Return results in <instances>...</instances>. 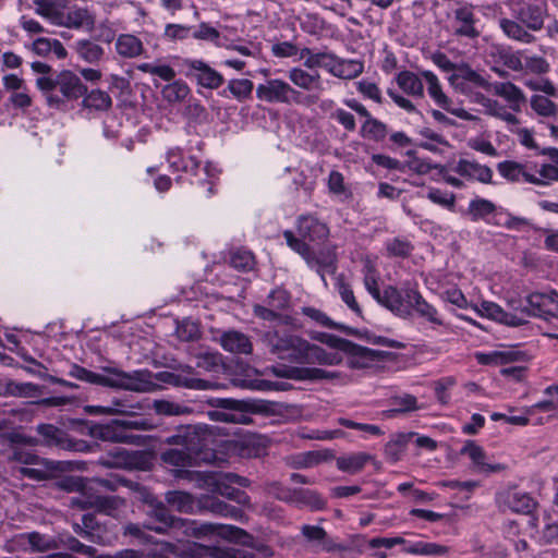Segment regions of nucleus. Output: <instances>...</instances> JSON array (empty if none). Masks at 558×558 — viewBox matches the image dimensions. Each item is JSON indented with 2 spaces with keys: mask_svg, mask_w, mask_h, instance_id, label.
Returning <instances> with one entry per match:
<instances>
[{
  "mask_svg": "<svg viewBox=\"0 0 558 558\" xmlns=\"http://www.w3.org/2000/svg\"><path fill=\"white\" fill-rule=\"evenodd\" d=\"M421 293L418 289L411 284H403L401 288L388 286L383 291V300L379 303L396 316L407 319L413 315L414 302L410 294Z\"/></svg>",
  "mask_w": 558,
  "mask_h": 558,
  "instance_id": "39448f33",
  "label": "nucleus"
},
{
  "mask_svg": "<svg viewBox=\"0 0 558 558\" xmlns=\"http://www.w3.org/2000/svg\"><path fill=\"white\" fill-rule=\"evenodd\" d=\"M131 426L126 421L113 420L108 424H96L92 426L90 434L93 437L111 442L130 444L133 436L126 434L125 428Z\"/></svg>",
  "mask_w": 558,
  "mask_h": 558,
  "instance_id": "dca6fc26",
  "label": "nucleus"
},
{
  "mask_svg": "<svg viewBox=\"0 0 558 558\" xmlns=\"http://www.w3.org/2000/svg\"><path fill=\"white\" fill-rule=\"evenodd\" d=\"M343 353L348 355V365L351 368H368L385 360L387 353L362 347L349 341Z\"/></svg>",
  "mask_w": 558,
  "mask_h": 558,
  "instance_id": "4468645a",
  "label": "nucleus"
},
{
  "mask_svg": "<svg viewBox=\"0 0 558 558\" xmlns=\"http://www.w3.org/2000/svg\"><path fill=\"white\" fill-rule=\"evenodd\" d=\"M362 132L376 141H380L387 136L388 129L385 123L371 117L363 123Z\"/></svg>",
  "mask_w": 558,
  "mask_h": 558,
  "instance_id": "0e129e2a",
  "label": "nucleus"
},
{
  "mask_svg": "<svg viewBox=\"0 0 558 558\" xmlns=\"http://www.w3.org/2000/svg\"><path fill=\"white\" fill-rule=\"evenodd\" d=\"M498 502L504 511L520 513L523 509V492L519 486L509 487L498 494Z\"/></svg>",
  "mask_w": 558,
  "mask_h": 558,
  "instance_id": "79ce46f5",
  "label": "nucleus"
},
{
  "mask_svg": "<svg viewBox=\"0 0 558 558\" xmlns=\"http://www.w3.org/2000/svg\"><path fill=\"white\" fill-rule=\"evenodd\" d=\"M77 57L90 64H96L101 61L105 54L104 48L89 39L77 40L74 45Z\"/></svg>",
  "mask_w": 558,
  "mask_h": 558,
  "instance_id": "ea45409f",
  "label": "nucleus"
},
{
  "mask_svg": "<svg viewBox=\"0 0 558 558\" xmlns=\"http://www.w3.org/2000/svg\"><path fill=\"white\" fill-rule=\"evenodd\" d=\"M496 210V206L488 199H472L468 207V215L473 221L485 219Z\"/></svg>",
  "mask_w": 558,
  "mask_h": 558,
  "instance_id": "864d4df0",
  "label": "nucleus"
},
{
  "mask_svg": "<svg viewBox=\"0 0 558 558\" xmlns=\"http://www.w3.org/2000/svg\"><path fill=\"white\" fill-rule=\"evenodd\" d=\"M410 299L414 302L413 313L415 312L421 318L428 322L434 327L445 326L442 316L438 310L428 303L421 293L410 294Z\"/></svg>",
  "mask_w": 558,
  "mask_h": 558,
  "instance_id": "72a5a7b5",
  "label": "nucleus"
},
{
  "mask_svg": "<svg viewBox=\"0 0 558 558\" xmlns=\"http://www.w3.org/2000/svg\"><path fill=\"white\" fill-rule=\"evenodd\" d=\"M13 549L31 550V551H48L58 548V541L50 536L38 532L21 533L10 541Z\"/></svg>",
  "mask_w": 558,
  "mask_h": 558,
  "instance_id": "2eb2a0df",
  "label": "nucleus"
},
{
  "mask_svg": "<svg viewBox=\"0 0 558 558\" xmlns=\"http://www.w3.org/2000/svg\"><path fill=\"white\" fill-rule=\"evenodd\" d=\"M470 307L480 316L502 323L509 326H518L521 319L515 315L506 313L498 304L483 301L480 304H471Z\"/></svg>",
  "mask_w": 558,
  "mask_h": 558,
  "instance_id": "a878e982",
  "label": "nucleus"
},
{
  "mask_svg": "<svg viewBox=\"0 0 558 558\" xmlns=\"http://www.w3.org/2000/svg\"><path fill=\"white\" fill-rule=\"evenodd\" d=\"M221 347L234 354H250L253 350V344L245 333L238 330L225 331L220 337Z\"/></svg>",
  "mask_w": 558,
  "mask_h": 558,
  "instance_id": "c756f323",
  "label": "nucleus"
},
{
  "mask_svg": "<svg viewBox=\"0 0 558 558\" xmlns=\"http://www.w3.org/2000/svg\"><path fill=\"white\" fill-rule=\"evenodd\" d=\"M427 85V93L429 97L435 101L437 106L446 110L447 112L465 121L476 120V117L469 113L463 108H456L452 106L451 99L442 92L438 77L430 71L422 72Z\"/></svg>",
  "mask_w": 558,
  "mask_h": 558,
  "instance_id": "9b49d317",
  "label": "nucleus"
},
{
  "mask_svg": "<svg viewBox=\"0 0 558 558\" xmlns=\"http://www.w3.org/2000/svg\"><path fill=\"white\" fill-rule=\"evenodd\" d=\"M391 404L395 407L390 410L391 413H404L420 409L417 399L409 393H403L391 398Z\"/></svg>",
  "mask_w": 558,
  "mask_h": 558,
  "instance_id": "680f3d73",
  "label": "nucleus"
},
{
  "mask_svg": "<svg viewBox=\"0 0 558 558\" xmlns=\"http://www.w3.org/2000/svg\"><path fill=\"white\" fill-rule=\"evenodd\" d=\"M546 15L545 3L529 5L527 15H525V27L538 31L543 27L544 17Z\"/></svg>",
  "mask_w": 558,
  "mask_h": 558,
  "instance_id": "052dcab7",
  "label": "nucleus"
},
{
  "mask_svg": "<svg viewBox=\"0 0 558 558\" xmlns=\"http://www.w3.org/2000/svg\"><path fill=\"white\" fill-rule=\"evenodd\" d=\"M364 65L359 60H344L338 59L333 76L352 80L359 76L363 72Z\"/></svg>",
  "mask_w": 558,
  "mask_h": 558,
  "instance_id": "3c124183",
  "label": "nucleus"
},
{
  "mask_svg": "<svg viewBox=\"0 0 558 558\" xmlns=\"http://www.w3.org/2000/svg\"><path fill=\"white\" fill-rule=\"evenodd\" d=\"M418 134L421 135L422 141L417 144V146L423 149L434 154H442L445 148L449 147V143L445 136L430 128H422L418 131Z\"/></svg>",
  "mask_w": 558,
  "mask_h": 558,
  "instance_id": "4c0bfd02",
  "label": "nucleus"
},
{
  "mask_svg": "<svg viewBox=\"0 0 558 558\" xmlns=\"http://www.w3.org/2000/svg\"><path fill=\"white\" fill-rule=\"evenodd\" d=\"M274 373L280 377L294 378V379H324V378H333L335 373L327 372L322 368H298V367H288V368H279L274 367Z\"/></svg>",
  "mask_w": 558,
  "mask_h": 558,
  "instance_id": "f704fd0d",
  "label": "nucleus"
},
{
  "mask_svg": "<svg viewBox=\"0 0 558 558\" xmlns=\"http://www.w3.org/2000/svg\"><path fill=\"white\" fill-rule=\"evenodd\" d=\"M208 403L216 408L207 413L211 421L242 425L252 423V417L245 413L247 404L242 400L215 398Z\"/></svg>",
  "mask_w": 558,
  "mask_h": 558,
  "instance_id": "20e7f679",
  "label": "nucleus"
},
{
  "mask_svg": "<svg viewBox=\"0 0 558 558\" xmlns=\"http://www.w3.org/2000/svg\"><path fill=\"white\" fill-rule=\"evenodd\" d=\"M461 453L468 456L472 460L474 468L478 473L488 475L501 472L506 469L504 464L487 462L484 449L472 440H468L465 442L461 449Z\"/></svg>",
  "mask_w": 558,
  "mask_h": 558,
  "instance_id": "4be33fe9",
  "label": "nucleus"
},
{
  "mask_svg": "<svg viewBox=\"0 0 558 558\" xmlns=\"http://www.w3.org/2000/svg\"><path fill=\"white\" fill-rule=\"evenodd\" d=\"M409 442H414L417 448L434 451L437 448V442L428 436L420 435L416 433H404L397 437V444L405 446Z\"/></svg>",
  "mask_w": 558,
  "mask_h": 558,
  "instance_id": "5fc2aeb1",
  "label": "nucleus"
},
{
  "mask_svg": "<svg viewBox=\"0 0 558 558\" xmlns=\"http://www.w3.org/2000/svg\"><path fill=\"white\" fill-rule=\"evenodd\" d=\"M256 97L269 104L299 102L300 93L288 82L270 78L256 87Z\"/></svg>",
  "mask_w": 558,
  "mask_h": 558,
  "instance_id": "6e6552de",
  "label": "nucleus"
},
{
  "mask_svg": "<svg viewBox=\"0 0 558 558\" xmlns=\"http://www.w3.org/2000/svg\"><path fill=\"white\" fill-rule=\"evenodd\" d=\"M100 485L108 489H116L114 484L108 480H88L84 478V487L80 489L77 496L70 499V506L78 509L95 508L101 495L98 494L96 486Z\"/></svg>",
  "mask_w": 558,
  "mask_h": 558,
  "instance_id": "a211bd4d",
  "label": "nucleus"
},
{
  "mask_svg": "<svg viewBox=\"0 0 558 558\" xmlns=\"http://www.w3.org/2000/svg\"><path fill=\"white\" fill-rule=\"evenodd\" d=\"M165 500L173 510L181 513H198L199 498L183 490H169L165 494Z\"/></svg>",
  "mask_w": 558,
  "mask_h": 558,
  "instance_id": "bb28decb",
  "label": "nucleus"
},
{
  "mask_svg": "<svg viewBox=\"0 0 558 558\" xmlns=\"http://www.w3.org/2000/svg\"><path fill=\"white\" fill-rule=\"evenodd\" d=\"M263 341L268 352L275 359L284 363L338 365L342 362L339 352H327L325 349L291 332L268 331L265 333Z\"/></svg>",
  "mask_w": 558,
  "mask_h": 558,
  "instance_id": "f257e3e1",
  "label": "nucleus"
},
{
  "mask_svg": "<svg viewBox=\"0 0 558 558\" xmlns=\"http://www.w3.org/2000/svg\"><path fill=\"white\" fill-rule=\"evenodd\" d=\"M298 232L303 239L318 241L328 236L329 229L326 223L313 216H302L298 221Z\"/></svg>",
  "mask_w": 558,
  "mask_h": 558,
  "instance_id": "c85d7f7f",
  "label": "nucleus"
},
{
  "mask_svg": "<svg viewBox=\"0 0 558 558\" xmlns=\"http://www.w3.org/2000/svg\"><path fill=\"white\" fill-rule=\"evenodd\" d=\"M117 53L125 59H134L144 53L143 41L133 34H120L114 43Z\"/></svg>",
  "mask_w": 558,
  "mask_h": 558,
  "instance_id": "473e14b6",
  "label": "nucleus"
},
{
  "mask_svg": "<svg viewBox=\"0 0 558 558\" xmlns=\"http://www.w3.org/2000/svg\"><path fill=\"white\" fill-rule=\"evenodd\" d=\"M170 445H180L183 449H168L161 453V460L166 464L175 466L173 476L202 483L205 473L192 472L187 468L193 466L194 454L203 447V427L186 426L167 439Z\"/></svg>",
  "mask_w": 558,
  "mask_h": 558,
  "instance_id": "f03ea898",
  "label": "nucleus"
},
{
  "mask_svg": "<svg viewBox=\"0 0 558 558\" xmlns=\"http://www.w3.org/2000/svg\"><path fill=\"white\" fill-rule=\"evenodd\" d=\"M475 16L473 5L462 4L453 12L454 34L469 38H475L480 35L475 28Z\"/></svg>",
  "mask_w": 558,
  "mask_h": 558,
  "instance_id": "b1692460",
  "label": "nucleus"
},
{
  "mask_svg": "<svg viewBox=\"0 0 558 558\" xmlns=\"http://www.w3.org/2000/svg\"><path fill=\"white\" fill-rule=\"evenodd\" d=\"M380 276L371 263H366L363 268V282L366 291L378 302L383 300V292H380L378 282Z\"/></svg>",
  "mask_w": 558,
  "mask_h": 558,
  "instance_id": "09e8293b",
  "label": "nucleus"
},
{
  "mask_svg": "<svg viewBox=\"0 0 558 558\" xmlns=\"http://www.w3.org/2000/svg\"><path fill=\"white\" fill-rule=\"evenodd\" d=\"M398 86L408 95L414 97H423L424 86L418 77L413 72L402 71L396 77Z\"/></svg>",
  "mask_w": 558,
  "mask_h": 558,
  "instance_id": "37998d69",
  "label": "nucleus"
},
{
  "mask_svg": "<svg viewBox=\"0 0 558 558\" xmlns=\"http://www.w3.org/2000/svg\"><path fill=\"white\" fill-rule=\"evenodd\" d=\"M35 12L51 24L61 23L59 17L66 5V0H33Z\"/></svg>",
  "mask_w": 558,
  "mask_h": 558,
  "instance_id": "e433bc0d",
  "label": "nucleus"
},
{
  "mask_svg": "<svg viewBox=\"0 0 558 558\" xmlns=\"http://www.w3.org/2000/svg\"><path fill=\"white\" fill-rule=\"evenodd\" d=\"M301 533L308 543H312L316 547L317 550L326 553L338 551L340 554L349 550L348 546L339 544L333 538L329 537L322 526L304 524L301 527Z\"/></svg>",
  "mask_w": 558,
  "mask_h": 558,
  "instance_id": "f3484780",
  "label": "nucleus"
},
{
  "mask_svg": "<svg viewBox=\"0 0 558 558\" xmlns=\"http://www.w3.org/2000/svg\"><path fill=\"white\" fill-rule=\"evenodd\" d=\"M153 409L157 414L167 416L187 415L193 412L190 407L169 400H155Z\"/></svg>",
  "mask_w": 558,
  "mask_h": 558,
  "instance_id": "8fccbe9b",
  "label": "nucleus"
},
{
  "mask_svg": "<svg viewBox=\"0 0 558 558\" xmlns=\"http://www.w3.org/2000/svg\"><path fill=\"white\" fill-rule=\"evenodd\" d=\"M369 459L371 456L366 452H354L338 457L336 465L342 472L355 474L364 469Z\"/></svg>",
  "mask_w": 558,
  "mask_h": 558,
  "instance_id": "a19ab883",
  "label": "nucleus"
},
{
  "mask_svg": "<svg viewBox=\"0 0 558 558\" xmlns=\"http://www.w3.org/2000/svg\"><path fill=\"white\" fill-rule=\"evenodd\" d=\"M35 84L47 106L60 111L69 110L71 104L86 93L81 77L71 70L59 71L51 77H37Z\"/></svg>",
  "mask_w": 558,
  "mask_h": 558,
  "instance_id": "7ed1b4c3",
  "label": "nucleus"
},
{
  "mask_svg": "<svg viewBox=\"0 0 558 558\" xmlns=\"http://www.w3.org/2000/svg\"><path fill=\"white\" fill-rule=\"evenodd\" d=\"M404 551L418 556L444 557L450 554V547L439 543L418 541L409 544Z\"/></svg>",
  "mask_w": 558,
  "mask_h": 558,
  "instance_id": "58836bf2",
  "label": "nucleus"
},
{
  "mask_svg": "<svg viewBox=\"0 0 558 558\" xmlns=\"http://www.w3.org/2000/svg\"><path fill=\"white\" fill-rule=\"evenodd\" d=\"M166 159L169 163V168L173 171H183L196 175L199 170V161L195 156H189L184 158L183 151L179 147H174L168 150Z\"/></svg>",
  "mask_w": 558,
  "mask_h": 558,
  "instance_id": "2f4dec72",
  "label": "nucleus"
},
{
  "mask_svg": "<svg viewBox=\"0 0 558 558\" xmlns=\"http://www.w3.org/2000/svg\"><path fill=\"white\" fill-rule=\"evenodd\" d=\"M186 77L194 80L199 86L208 89L219 88L225 78L222 74L199 59H184L182 62Z\"/></svg>",
  "mask_w": 558,
  "mask_h": 558,
  "instance_id": "1a4fd4ad",
  "label": "nucleus"
},
{
  "mask_svg": "<svg viewBox=\"0 0 558 558\" xmlns=\"http://www.w3.org/2000/svg\"><path fill=\"white\" fill-rule=\"evenodd\" d=\"M230 264L234 269L247 271L254 266V256L248 251L239 250L232 253Z\"/></svg>",
  "mask_w": 558,
  "mask_h": 558,
  "instance_id": "338daca9",
  "label": "nucleus"
},
{
  "mask_svg": "<svg viewBox=\"0 0 558 558\" xmlns=\"http://www.w3.org/2000/svg\"><path fill=\"white\" fill-rule=\"evenodd\" d=\"M59 21L61 23H57V26L74 29L90 31L95 25V16L87 9L81 7H72L65 14L62 12Z\"/></svg>",
  "mask_w": 558,
  "mask_h": 558,
  "instance_id": "393cba45",
  "label": "nucleus"
},
{
  "mask_svg": "<svg viewBox=\"0 0 558 558\" xmlns=\"http://www.w3.org/2000/svg\"><path fill=\"white\" fill-rule=\"evenodd\" d=\"M283 236L287 241V244L291 250L301 255L307 265L315 264L314 254L312 253L310 246L305 243V239H298L294 236L293 232L290 230H286L283 232Z\"/></svg>",
  "mask_w": 558,
  "mask_h": 558,
  "instance_id": "603ef678",
  "label": "nucleus"
},
{
  "mask_svg": "<svg viewBox=\"0 0 558 558\" xmlns=\"http://www.w3.org/2000/svg\"><path fill=\"white\" fill-rule=\"evenodd\" d=\"M136 69L142 73H146L151 76H157L166 82L173 81L177 75L174 69L171 65L163 63L160 60H157L155 62L140 63L137 64Z\"/></svg>",
  "mask_w": 558,
  "mask_h": 558,
  "instance_id": "a18cd8bd",
  "label": "nucleus"
},
{
  "mask_svg": "<svg viewBox=\"0 0 558 558\" xmlns=\"http://www.w3.org/2000/svg\"><path fill=\"white\" fill-rule=\"evenodd\" d=\"M82 524L83 526L75 524L74 531L93 543L109 546L117 539L116 535L100 534V527L95 523V518L92 514H84L82 518Z\"/></svg>",
  "mask_w": 558,
  "mask_h": 558,
  "instance_id": "cd10ccee",
  "label": "nucleus"
},
{
  "mask_svg": "<svg viewBox=\"0 0 558 558\" xmlns=\"http://www.w3.org/2000/svg\"><path fill=\"white\" fill-rule=\"evenodd\" d=\"M198 486L209 488L211 492L233 500L239 505L250 506V497L245 492L234 488L223 481L217 480L214 473H204L202 475V483L198 484Z\"/></svg>",
  "mask_w": 558,
  "mask_h": 558,
  "instance_id": "6ab92c4d",
  "label": "nucleus"
},
{
  "mask_svg": "<svg viewBox=\"0 0 558 558\" xmlns=\"http://www.w3.org/2000/svg\"><path fill=\"white\" fill-rule=\"evenodd\" d=\"M525 314L543 319L558 318V294L532 293L525 300Z\"/></svg>",
  "mask_w": 558,
  "mask_h": 558,
  "instance_id": "ddd939ff",
  "label": "nucleus"
},
{
  "mask_svg": "<svg viewBox=\"0 0 558 558\" xmlns=\"http://www.w3.org/2000/svg\"><path fill=\"white\" fill-rule=\"evenodd\" d=\"M386 250L389 256L407 257L411 254L413 246L405 239L395 238L386 243Z\"/></svg>",
  "mask_w": 558,
  "mask_h": 558,
  "instance_id": "69168bd1",
  "label": "nucleus"
},
{
  "mask_svg": "<svg viewBox=\"0 0 558 558\" xmlns=\"http://www.w3.org/2000/svg\"><path fill=\"white\" fill-rule=\"evenodd\" d=\"M456 171L462 177L475 179L483 183L490 182L493 177V172L488 167L468 159L459 160Z\"/></svg>",
  "mask_w": 558,
  "mask_h": 558,
  "instance_id": "c9c22d12",
  "label": "nucleus"
},
{
  "mask_svg": "<svg viewBox=\"0 0 558 558\" xmlns=\"http://www.w3.org/2000/svg\"><path fill=\"white\" fill-rule=\"evenodd\" d=\"M144 500L150 507L148 515L156 519L159 523L158 525L145 524L144 526L147 530L165 533L168 527H182L184 534L191 536V530L187 527V524H195L194 521L174 518L166 506L150 494H146Z\"/></svg>",
  "mask_w": 558,
  "mask_h": 558,
  "instance_id": "423d86ee",
  "label": "nucleus"
},
{
  "mask_svg": "<svg viewBox=\"0 0 558 558\" xmlns=\"http://www.w3.org/2000/svg\"><path fill=\"white\" fill-rule=\"evenodd\" d=\"M82 97V110L92 117L104 113L112 107L111 96L106 90L99 88L86 90Z\"/></svg>",
  "mask_w": 558,
  "mask_h": 558,
  "instance_id": "5701e85b",
  "label": "nucleus"
},
{
  "mask_svg": "<svg viewBox=\"0 0 558 558\" xmlns=\"http://www.w3.org/2000/svg\"><path fill=\"white\" fill-rule=\"evenodd\" d=\"M532 110L541 117H554L557 113V106L548 97L533 95L530 99Z\"/></svg>",
  "mask_w": 558,
  "mask_h": 558,
  "instance_id": "13d9d810",
  "label": "nucleus"
},
{
  "mask_svg": "<svg viewBox=\"0 0 558 558\" xmlns=\"http://www.w3.org/2000/svg\"><path fill=\"white\" fill-rule=\"evenodd\" d=\"M190 93L189 85L182 80L172 81L161 89V95L168 102H182Z\"/></svg>",
  "mask_w": 558,
  "mask_h": 558,
  "instance_id": "de8ad7c7",
  "label": "nucleus"
},
{
  "mask_svg": "<svg viewBox=\"0 0 558 558\" xmlns=\"http://www.w3.org/2000/svg\"><path fill=\"white\" fill-rule=\"evenodd\" d=\"M301 58L304 59V66L306 69L323 68L330 74H333L339 59L330 52H313L310 48L302 49Z\"/></svg>",
  "mask_w": 558,
  "mask_h": 558,
  "instance_id": "7c9ffc66",
  "label": "nucleus"
},
{
  "mask_svg": "<svg viewBox=\"0 0 558 558\" xmlns=\"http://www.w3.org/2000/svg\"><path fill=\"white\" fill-rule=\"evenodd\" d=\"M199 512H209L214 515L230 518L240 522L246 520L244 512L217 497L204 495L199 497Z\"/></svg>",
  "mask_w": 558,
  "mask_h": 558,
  "instance_id": "aec40b11",
  "label": "nucleus"
},
{
  "mask_svg": "<svg viewBox=\"0 0 558 558\" xmlns=\"http://www.w3.org/2000/svg\"><path fill=\"white\" fill-rule=\"evenodd\" d=\"M549 70L550 65L544 58H525V86L535 92H543L547 96H555V85L544 76Z\"/></svg>",
  "mask_w": 558,
  "mask_h": 558,
  "instance_id": "0eeeda50",
  "label": "nucleus"
},
{
  "mask_svg": "<svg viewBox=\"0 0 558 558\" xmlns=\"http://www.w3.org/2000/svg\"><path fill=\"white\" fill-rule=\"evenodd\" d=\"M301 66L289 69L288 78L295 86L308 93H322L324 90L320 74L315 71H308Z\"/></svg>",
  "mask_w": 558,
  "mask_h": 558,
  "instance_id": "412c9836",
  "label": "nucleus"
},
{
  "mask_svg": "<svg viewBox=\"0 0 558 558\" xmlns=\"http://www.w3.org/2000/svg\"><path fill=\"white\" fill-rule=\"evenodd\" d=\"M336 289L341 298V300L347 304V306L352 310L356 314H361V307L355 300L353 290L351 286L344 281L342 276L337 278Z\"/></svg>",
  "mask_w": 558,
  "mask_h": 558,
  "instance_id": "bf43d9fd",
  "label": "nucleus"
},
{
  "mask_svg": "<svg viewBox=\"0 0 558 558\" xmlns=\"http://www.w3.org/2000/svg\"><path fill=\"white\" fill-rule=\"evenodd\" d=\"M105 374H99L97 385L110 388H120L132 391L142 389L141 372L126 373L117 367L105 366Z\"/></svg>",
  "mask_w": 558,
  "mask_h": 558,
  "instance_id": "f8f14e48",
  "label": "nucleus"
},
{
  "mask_svg": "<svg viewBox=\"0 0 558 558\" xmlns=\"http://www.w3.org/2000/svg\"><path fill=\"white\" fill-rule=\"evenodd\" d=\"M520 357V352L514 350H505V351H494L492 353H478L476 354V359L478 363L483 365H502L507 363H511L518 361Z\"/></svg>",
  "mask_w": 558,
  "mask_h": 558,
  "instance_id": "49530a36",
  "label": "nucleus"
},
{
  "mask_svg": "<svg viewBox=\"0 0 558 558\" xmlns=\"http://www.w3.org/2000/svg\"><path fill=\"white\" fill-rule=\"evenodd\" d=\"M191 530V536L202 537L217 534L230 542L240 543L242 545H251L253 537L243 529L228 524H187Z\"/></svg>",
  "mask_w": 558,
  "mask_h": 558,
  "instance_id": "9d476101",
  "label": "nucleus"
},
{
  "mask_svg": "<svg viewBox=\"0 0 558 558\" xmlns=\"http://www.w3.org/2000/svg\"><path fill=\"white\" fill-rule=\"evenodd\" d=\"M530 536L535 538L539 544H551L558 541V523L547 522L541 532L535 531V533H531Z\"/></svg>",
  "mask_w": 558,
  "mask_h": 558,
  "instance_id": "774afa93",
  "label": "nucleus"
},
{
  "mask_svg": "<svg viewBox=\"0 0 558 558\" xmlns=\"http://www.w3.org/2000/svg\"><path fill=\"white\" fill-rule=\"evenodd\" d=\"M253 88V82L247 78L231 80L228 83V89L238 100L248 98Z\"/></svg>",
  "mask_w": 558,
  "mask_h": 558,
  "instance_id": "e2e57ef3",
  "label": "nucleus"
},
{
  "mask_svg": "<svg viewBox=\"0 0 558 558\" xmlns=\"http://www.w3.org/2000/svg\"><path fill=\"white\" fill-rule=\"evenodd\" d=\"M315 264L308 265V267L315 269L317 274L320 276L324 284H327V280L325 277L326 272L333 274L336 271V257L333 253L328 252L327 254H320V256L314 255Z\"/></svg>",
  "mask_w": 558,
  "mask_h": 558,
  "instance_id": "4d7b16f0",
  "label": "nucleus"
},
{
  "mask_svg": "<svg viewBox=\"0 0 558 558\" xmlns=\"http://www.w3.org/2000/svg\"><path fill=\"white\" fill-rule=\"evenodd\" d=\"M292 504L298 507H308L311 510H322L326 502L320 495L311 489H294Z\"/></svg>",
  "mask_w": 558,
  "mask_h": 558,
  "instance_id": "c03bdc74",
  "label": "nucleus"
},
{
  "mask_svg": "<svg viewBox=\"0 0 558 558\" xmlns=\"http://www.w3.org/2000/svg\"><path fill=\"white\" fill-rule=\"evenodd\" d=\"M201 171L204 173L205 178H199L194 184L202 190V196L208 198L215 193L218 175L216 169L210 165H206Z\"/></svg>",
  "mask_w": 558,
  "mask_h": 558,
  "instance_id": "6e6d98bb",
  "label": "nucleus"
}]
</instances>
